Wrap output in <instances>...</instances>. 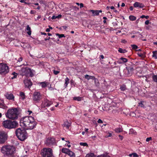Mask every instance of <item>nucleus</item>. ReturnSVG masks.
Segmentation results:
<instances>
[{"label":"nucleus","instance_id":"24","mask_svg":"<svg viewBox=\"0 0 157 157\" xmlns=\"http://www.w3.org/2000/svg\"><path fill=\"white\" fill-rule=\"evenodd\" d=\"M67 154L70 156V157H75V154L70 150L69 151Z\"/></svg>","mask_w":157,"mask_h":157},{"label":"nucleus","instance_id":"9","mask_svg":"<svg viewBox=\"0 0 157 157\" xmlns=\"http://www.w3.org/2000/svg\"><path fill=\"white\" fill-rule=\"evenodd\" d=\"M42 99V96L40 92L37 91L35 92L33 94V100L36 102H39Z\"/></svg>","mask_w":157,"mask_h":157},{"label":"nucleus","instance_id":"34","mask_svg":"<svg viewBox=\"0 0 157 157\" xmlns=\"http://www.w3.org/2000/svg\"><path fill=\"white\" fill-rule=\"evenodd\" d=\"M139 106L142 107L144 108V102L143 101H140L139 103Z\"/></svg>","mask_w":157,"mask_h":157},{"label":"nucleus","instance_id":"8","mask_svg":"<svg viewBox=\"0 0 157 157\" xmlns=\"http://www.w3.org/2000/svg\"><path fill=\"white\" fill-rule=\"evenodd\" d=\"M9 71V67L7 65L3 63H0V74L5 75Z\"/></svg>","mask_w":157,"mask_h":157},{"label":"nucleus","instance_id":"14","mask_svg":"<svg viewBox=\"0 0 157 157\" xmlns=\"http://www.w3.org/2000/svg\"><path fill=\"white\" fill-rule=\"evenodd\" d=\"M24 83L25 86L30 88L32 85V83L29 79H26L24 80Z\"/></svg>","mask_w":157,"mask_h":157},{"label":"nucleus","instance_id":"41","mask_svg":"<svg viewBox=\"0 0 157 157\" xmlns=\"http://www.w3.org/2000/svg\"><path fill=\"white\" fill-rule=\"evenodd\" d=\"M131 46L133 49H136L138 48V47L135 44H132L131 45Z\"/></svg>","mask_w":157,"mask_h":157},{"label":"nucleus","instance_id":"17","mask_svg":"<svg viewBox=\"0 0 157 157\" xmlns=\"http://www.w3.org/2000/svg\"><path fill=\"white\" fill-rule=\"evenodd\" d=\"M71 125V124L67 121L64 122L63 124L62 125L63 127L64 128H65L67 129H68L69 127Z\"/></svg>","mask_w":157,"mask_h":157},{"label":"nucleus","instance_id":"1","mask_svg":"<svg viewBox=\"0 0 157 157\" xmlns=\"http://www.w3.org/2000/svg\"><path fill=\"white\" fill-rule=\"evenodd\" d=\"M20 126L24 127L27 129H32L35 128L37 123L34 118L30 116L21 118L20 121Z\"/></svg>","mask_w":157,"mask_h":157},{"label":"nucleus","instance_id":"33","mask_svg":"<svg viewBox=\"0 0 157 157\" xmlns=\"http://www.w3.org/2000/svg\"><path fill=\"white\" fill-rule=\"evenodd\" d=\"M120 89L122 91H124L126 89V86L124 85H121L120 87Z\"/></svg>","mask_w":157,"mask_h":157},{"label":"nucleus","instance_id":"22","mask_svg":"<svg viewBox=\"0 0 157 157\" xmlns=\"http://www.w3.org/2000/svg\"><path fill=\"white\" fill-rule=\"evenodd\" d=\"M65 82L64 83V85H65V87L66 88L68 84L69 83V78H68L67 77L65 78Z\"/></svg>","mask_w":157,"mask_h":157},{"label":"nucleus","instance_id":"20","mask_svg":"<svg viewBox=\"0 0 157 157\" xmlns=\"http://www.w3.org/2000/svg\"><path fill=\"white\" fill-rule=\"evenodd\" d=\"M49 84V82H44L40 83V84L42 88H45Z\"/></svg>","mask_w":157,"mask_h":157},{"label":"nucleus","instance_id":"46","mask_svg":"<svg viewBox=\"0 0 157 157\" xmlns=\"http://www.w3.org/2000/svg\"><path fill=\"white\" fill-rule=\"evenodd\" d=\"M152 140V138L151 137H148L146 138V141L147 142H149L150 140Z\"/></svg>","mask_w":157,"mask_h":157},{"label":"nucleus","instance_id":"50","mask_svg":"<svg viewBox=\"0 0 157 157\" xmlns=\"http://www.w3.org/2000/svg\"><path fill=\"white\" fill-rule=\"evenodd\" d=\"M121 42L122 43L125 44L127 42V41L124 39H123L121 40Z\"/></svg>","mask_w":157,"mask_h":157},{"label":"nucleus","instance_id":"10","mask_svg":"<svg viewBox=\"0 0 157 157\" xmlns=\"http://www.w3.org/2000/svg\"><path fill=\"white\" fill-rule=\"evenodd\" d=\"M7 134L3 131H0V144H4L7 140Z\"/></svg>","mask_w":157,"mask_h":157},{"label":"nucleus","instance_id":"42","mask_svg":"<svg viewBox=\"0 0 157 157\" xmlns=\"http://www.w3.org/2000/svg\"><path fill=\"white\" fill-rule=\"evenodd\" d=\"M80 145L81 146H87V144L86 143H80Z\"/></svg>","mask_w":157,"mask_h":157},{"label":"nucleus","instance_id":"47","mask_svg":"<svg viewBox=\"0 0 157 157\" xmlns=\"http://www.w3.org/2000/svg\"><path fill=\"white\" fill-rule=\"evenodd\" d=\"M111 136H112L111 133H108L106 135L105 137H110Z\"/></svg>","mask_w":157,"mask_h":157},{"label":"nucleus","instance_id":"49","mask_svg":"<svg viewBox=\"0 0 157 157\" xmlns=\"http://www.w3.org/2000/svg\"><path fill=\"white\" fill-rule=\"evenodd\" d=\"M98 123L100 124L102 123H103V122L101 119H99L98 121Z\"/></svg>","mask_w":157,"mask_h":157},{"label":"nucleus","instance_id":"52","mask_svg":"<svg viewBox=\"0 0 157 157\" xmlns=\"http://www.w3.org/2000/svg\"><path fill=\"white\" fill-rule=\"evenodd\" d=\"M26 0H20L19 1L20 2H22V3H25V4H27V3L25 2Z\"/></svg>","mask_w":157,"mask_h":157},{"label":"nucleus","instance_id":"21","mask_svg":"<svg viewBox=\"0 0 157 157\" xmlns=\"http://www.w3.org/2000/svg\"><path fill=\"white\" fill-rule=\"evenodd\" d=\"M90 11L94 14V16H98L99 15V13L98 10H90Z\"/></svg>","mask_w":157,"mask_h":157},{"label":"nucleus","instance_id":"26","mask_svg":"<svg viewBox=\"0 0 157 157\" xmlns=\"http://www.w3.org/2000/svg\"><path fill=\"white\" fill-rule=\"evenodd\" d=\"M123 129L122 128H116L114 129V131L115 132L117 133H119L122 132Z\"/></svg>","mask_w":157,"mask_h":157},{"label":"nucleus","instance_id":"57","mask_svg":"<svg viewBox=\"0 0 157 157\" xmlns=\"http://www.w3.org/2000/svg\"><path fill=\"white\" fill-rule=\"evenodd\" d=\"M50 39V37H47V38H45L44 39V40L45 41H46V40H49Z\"/></svg>","mask_w":157,"mask_h":157},{"label":"nucleus","instance_id":"18","mask_svg":"<svg viewBox=\"0 0 157 157\" xmlns=\"http://www.w3.org/2000/svg\"><path fill=\"white\" fill-rule=\"evenodd\" d=\"M128 59L126 58L121 57L120 59V60L117 61V63L119 64H121L123 63H126Z\"/></svg>","mask_w":157,"mask_h":157},{"label":"nucleus","instance_id":"2","mask_svg":"<svg viewBox=\"0 0 157 157\" xmlns=\"http://www.w3.org/2000/svg\"><path fill=\"white\" fill-rule=\"evenodd\" d=\"M18 111L17 108L12 109L8 110L6 114V117L12 120L16 119L18 118Z\"/></svg>","mask_w":157,"mask_h":157},{"label":"nucleus","instance_id":"59","mask_svg":"<svg viewBox=\"0 0 157 157\" xmlns=\"http://www.w3.org/2000/svg\"><path fill=\"white\" fill-rule=\"evenodd\" d=\"M119 136L120 137L121 139L122 140L123 138V136H121L120 135H119Z\"/></svg>","mask_w":157,"mask_h":157},{"label":"nucleus","instance_id":"53","mask_svg":"<svg viewBox=\"0 0 157 157\" xmlns=\"http://www.w3.org/2000/svg\"><path fill=\"white\" fill-rule=\"evenodd\" d=\"M149 20H147L145 22V24L146 25H147L149 24Z\"/></svg>","mask_w":157,"mask_h":157},{"label":"nucleus","instance_id":"48","mask_svg":"<svg viewBox=\"0 0 157 157\" xmlns=\"http://www.w3.org/2000/svg\"><path fill=\"white\" fill-rule=\"evenodd\" d=\"M133 157H137L138 155L136 153H132Z\"/></svg>","mask_w":157,"mask_h":157},{"label":"nucleus","instance_id":"12","mask_svg":"<svg viewBox=\"0 0 157 157\" xmlns=\"http://www.w3.org/2000/svg\"><path fill=\"white\" fill-rule=\"evenodd\" d=\"M52 104V102L47 99L45 100L41 104V107L42 108H45L46 107H48Z\"/></svg>","mask_w":157,"mask_h":157},{"label":"nucleus","instance_id":"25","mask_svg":"<svg viewBox=\"0 0 157 157\" xmlns=\"http://www.w3.org/2000/svg\"><path fill=\"white\" fill-rule=\"evenodd\" d=\"M69 149L68 148H63L62 149V152L63 153L66 154H67L68 152L69 151Z\"/></svg>","mask_w":157,"mask_h":157},{"label":"nucleus","instance_id":"62","mask_svg":"<svg viewBox=\"0 0 157 157\" xmlns=\"http://www.w3.org/2000/svg\"><path fill=\"white\" fill-rule=\"evenodd\" d=\"M41 33L42 35H47V34L45 33L41 32Z\"/></svg>","mask_w":157,"mask_h":157},{"label":"nucleus","instance_id":"55","mask_svg":"<svg viewBox=\"0 0 157 157\" xmlns=\"http://www.w3.org/2000/svg\"><path fill=\"white\" fill-rule=\"evenodd\" d=\"M22 60V58L21 57H20L18 59V61L21 62Z\"/></svg>","mask_w":157,"mask_h":157},{"label":"nucleus","instance_id":"19","mask_svg":"<svg viewBox=\"0 0 157 157\" xmlns=\"http://www.w3.org/2000/svg\"><path fill=\"white\" fill-rule=\"evenodd\" d=\"M26 31H27V34L29 35H31V28L29 27V25H27L26 29Z\"/></svg>","mask_w":157,"mask_h":157},{"label":"nucleus","instance_id":"64","mask_svg":"<svg viewBox=\"0 0 157 157\" xmlns=\"http://www.w3.org/2000/svg\"><path fill=\"white\" fill-rule=\"evenodd\" d=\"M88 130V128H85V132H87Z\"/></svg>","mask_w":157,"mask_h":157},{"label":"nucleus","instance_id":"13","mask_svg":"<svg viewBox=\"0 0 157 157\" xmlns=\"http://www.w3.org/2000/svg\"><path fill=\"white\" fill-rule=\"evenodd\" d=\"M6 97L8 99L14 100V97L13 94L10 92H8L5 94Z\"/></svg>","mask_w":157,"mask_h":157},{"label":"nucleus","instance_id":"16","mask_svg":"<svg viewBox=\"0 0 157 157\" xmlns=\"http://www.w3.org/2000/svg\"><path fill=\"white\" fill-rule=\"evenodd\" d=\"M85 78L88 80H89L90 79H92L94 80L95 82L98 81L97 79H96L94 76L89 75H85Z\"/></svg>","mask_w":157,"mask_h":157},{"label":"nucleus","instance_id":"45","mask_svg":"<svg viewBox=\"0 0 157 157\" xmlns=\"http://www.w3.org/2000/svg\"><path fill=\"white\" fill-rule=\"evenodd\" d=\"M53 73L55 75H57L59 73V71H56L55 70H53Z\"/></svg>","mask_w":157,"mask_h":157},{"label":"nucleus","instance_id":"27","mask_svg":"<svg viewBox=\"0 0 157 157\" xmlns=\"http://www.w3.org/2000/svg\"><path fill=\"white\" fill-rule=\"evenodd\" d=\"M129 19L132 21H134L136 20V17L133 15H130L129 17Z\"/></svg>","mask_w":157,"mask_h":157},{"label":"nucleus","instance_id":"32","mask_svg":"<svg viewBox=\"0 0 157 157\" xmlns=\"http://www.w3.org/2000/svg\"><path fill=\"white\" fill-rule=\"evenodd\" d=\"M152 53V57L156 59H157V51H153Z\"/></svg>","mask_w":157,"mask_h":157},{"label":"nucleus","instance_id":"23","mask_svg":"<svg viewBox=\"0 0 157 157\" xmlns=\"http://www.w3.org/2000/svg\"><path fill=\"white\" fill-rule=\"evenodd\" d=\"M136 34V36L138 38H140L142 39L143 37V36L139 32H137Z\"/></svg>","mask_w":157,"mask_h":157},{"label":"nucleus","instance_id":"6","mask_svg":"<svg viewBox=\"0 0 157 157\" xmlns=\"http://www.w3.org/2000/svg\"><path fill=\"white\" fill-rule=\"evenodd\" d=\"M41 154L43 157H54L52 150L50 148H44L42 150Z\"/></svg>","mask_w":157,"mask_h":157},{"label":"nucleus","instance_id":"38","mask_svg":"<svg viewBox=\"0 0 157 157\" xmlns=\"http://www.w3.org/2000/svg\"><path fill=\"white\" fill-rule=\"evenodd\" d=\"M56 36H58V37H59V38H61L62 37H65V36H64V35L63 34H59V33H56Z\"/></svg>","mask_w":157,"mask_h":157},{"label":"nucleus","instance_id":"60","mask_svg":"<svg viewBox=\"0 0 157 157\" xmlns=\"http://www.w3.org/2000/svg\"><path fill=\"white\" fill-rule=\"evenodd\" d=\"M100 57L101 59H103L104 58V56L103 55H101Z\"/></svg>","mask_w":157,"mask_h":157},{"label":"nucleus","instance_id":"29","mask_svg":"<svg viewBox=\"0 0 157 157\" xmlns=\"http://www.w3.org/2000/svg\"><path fill=\"white\" fill-rule=\"evenodd\" d=\"M74 100L80 101L82 100V98L80 97H74L73 98Z\"/></svg>","mask_w":157,"mask_h":157},{"label":"nucleus","instance_id":"36","mask_svg":"<svg viewBox=\"0 0 157 157\" xmlns=\"http://www.w3.org/2000/svg\"><path fill=\"white\" fill-rule=\"evenodd\" d=\"M98 157H110V156L108 155V154L105 153L101 155H99Z\"/></svg>","mask_w":157,"mask_h":157},{"label":"nucleus","instance_id":"40","mask_svg":"<svg viewBox=\"0 0 157 157\" xmlns=\"http://www.w3.org/2000/svg\"><path fill=\"white\" fill-rule=\"evenodd\" d=\"M12 75H13V77H11V79H13L14 78H16L17 76V74L15 73L14 72H13L12 74Z\"/></svg>","mask_w":157,"mask_h":157},{"label":"nucleus","instance_id":"4","mask_svg":"<svg viewBox=\"0 0 157 157\" xmlns=\"http://www.w3.org/2000/svg\"><path fill=\"white\" fill-rule=\"evenodd\" d=\"M18 123L15 121H4L2 122L4 127L6 128L11 129L15 128L17 125Z\"/></svg>","mask_w":157,"mask_h":157},{"label":"nucleus","instance_id":"28","mask_svg":"<svg viewBox=\"0 0 157 157\" xmlns=\"http://www.w3.org/2000/svg\"><path fill=\"white\" fill-rule=\"evenodd\" d=\"M15 152H13L11 153H9L8 154L6 155V157H15L14 155Z\"/></svg>","mask_w":157,"mask_h":157},{"label":"nucleus","instance_id":"63","mask_svg":"<svg viewBox=\"0 0 157 157\" xmlns=\"http://www.w3.org/2000/svg\"><path fill=\"white\" fill-rule=\"evenodd\" d=\"M125 6V4L124 3H122V4H121V5L122 7H124V6Z\"/></svg>","mask_w":157,"mask_h":157},{"label":"nucleus","instance_id":"39","mask_svg":"<svg viewBox=\"0 0 157 157\" xmlns=\"http://www.w3.org/2000/svg\"><path fill=\"white\" fill-rule=\"evenodd\" d=\"M152 79L153 80V81L156 82H157V75H153L152 76Z\"/></svg>","mask_w":157,"mask_h":157},{"label":"nucleus","instance_id":"43","mask_svg":"<svg viewBox=\"0 0 157 157\" xmlns=\"http://www.w3.org/2000/svg\"><path fill=\"white\" fill-rule=\"evenodd\" d=\"M140 18H145L146 19H148L149 18V16H145V15H143L140 17Z\"/></svg>","mask_w":157,"mask_h":157},{"label":"nucleus","instance_id":"54","mask_svg":"<svg viewBox=\"0 0 157 157\" xmlns=\"http://www.w3.org/2000/svg\"><path fill=\"white\" fill-rule=\"evenodd\" d=\"M138 55L141 57H143V54H141V53H138Z\"/></svg>","mask_w":157,"mask_h":157},{"label":"nucleus","instance_id":"35","mask_svg":"<svg viewBox=\"0 0 157 157\" xmlns=\"http://www.w3.org/2000/svg\"><path fill=\"white\" fill-rule=\"evenodd\" d=\"M20 95L23 99H24L25 98V94L24 92H20Z\"/></svg>","mask_w":157,"mask_h":157},{"label":"nucleus","instance_id":"51","mask_svg":"<svg viewBox=\"0 0 157 157\" xmlns=\"http://www.w3.org/2000/svg\"><path fill=\"white\" fill-rule=\"evenodd\" d=\"M97 81H96V82H95L94 81V82H95V83L96 85V86H98L99 85V82H98V80L97 79Z\"/></svg>","mask_w":157,"mask_h":157},{"label":"nucleus","instance_id":"61","mask_svg":"<svg viewBox=\"0 0 157 157\" xmlns=\"http://www.w3.org/2000/svg\"><path fill=\"white\" fill-rule=\"evenodd\" d=\"M46 31L47 32H49L50 31V29H49V28H47L46 29Z\"/></svg>","mask_w":157,"mask_h":157},{"label":"nucleus","instance_id":"31","mask_svg":"<svg viewBox=\"0 0 157 157\" xmlns=\"http://www.w3.org/2000/svg\"><path fill=\"white\" fill-rule=\"evenodd\" d=\"M118 52L121 53H125L127 52L125 49H123L121 48H119L118 50Z\"/></svg>","mask_w":157,"mask_h":157},{"label":"nucleus","instance_id":"15","mask_svg":"<svg viewBox=\"0 0 157 157\" xmlns=\"http://www.w3.org/2000/svg\"><path fill=\"white\" fill-rule=\"evenodd\" d=\"M134 7H139L142 8L145 7V6L142 3L138 2H136L133 4Z\"/></svg>","mask_w":157,"mask_h":157},{"label":"nucleus","instance_id":"3","mask_svg":"<svg viewBox=\"0 0 157 157\" xmlns=\"http://www.w3.org/2000/svg\"><path fill=\"white\" fill-rule=\"evenodd\" d=\"M15 133L18 138L21 141H23L27 138V133L25 129L18 128L16 130Z\"/></svg>","mask_w":157,"mask_h":157},{"label":"nucleus","instance_id":"5","mask_svg":"<svg viewBox=\"0 0 157 157\" xmlns=\"http://www.w3.org/2000/svg\"><path fill=\"white\" fill-rule=\"evenodd\" d=\"M16 149L15 147L11 145H6L3 146L1 148V152L6 155L13 152H15Z\"/></svg>","mask_w":157,"mask_h":157},{"label":"nucleus","instance_id":"58","mask_svg":"<svg viewBox=\"0 0 157 157\" xmlns=\"http://www.w3.org/2000/svg\"><path fill=\"white\" fill-rule=\"evenodd\" d=\"M129 9H130V10H131V11H132L133 10V6H131L129 8Z\"/></svg>","mask_w":157,"mask_h":157},{"label":"nucleus","instance_id":"30","mask_svg":"<svg viewBox=\"0 0 157 157\" xmlns=\"http://www.w3.org/2000/svg\"><path fill=\"white\" fill-rule=\"evenodd\" d=\"M62 17V15L61 14H59L57 16H55V15H53L52 16V20L55 19L56 18H60Z\"/></svg>","mask_w":157,"mask_h":157},{"label":"nucleus","instance_id":"37","mask_svg":"<svg viewBox=\"0 0 157 157\" xmlns=\"http://www.w3.org/2000/svg\"><path fill=\"white\" fill-rule=\"evenodd\" d=\"M86 157H95L94 154L93 153H90L87 154Z\"/></svg>","mask_w":157,"mask_h":157},{"label":"nucleus","instance_id":"56","mask_svg":"<svg viewBox=\"0 0 157 157\" xmlns=\"http://www.w3.org/2000/svg\"><path fill=\"white\" fill-rule=\"evenodd\" d=\"M79 5L81 8L83 7V4L82 3H80Z\"/></svg>","mask_w":157,"mask_h":157},{"label":"nucleus","instance_id":"44","mask_svg":"<svg viewBox=\"0 0 157 157\" xmlns=\"http://www.w3.org/2000/svg\"><path fill=\"white\" fill-rule=\"evenodd\" d=\"M127 70L128 71H133V67H128Z\"/></svg>","mask_w":157,"mask_h":157},{"label":"nucleus","instance_id":"7","mask_svg":"<svg viewBox=\"0 0 157 157\" xmlns=\"http://www.w3.org/2000/svg\"><path fill=\"white\" fill-rule=\"evenodd\" d=\"M21 72L22 75H25L27 77H32L33 76L31 70L28 67L22 68Z\"/></svg>","mask_w":157,"mask_h":157},{"label":"nucleus","instance_id":"11","mask_svg":"<svg viewBox=\"0 0 157 157\" xmlns=\"http://www.w3.org/2000/svg\"><path fill=\"white\" fill-rule=\"evenodd\" d=\"M56 141L55 138L53 137H48L47 138L45 142V144L48 146L56 145Z\"/></svg>","mask_w":157,"mask_h":157}]
</instances>
